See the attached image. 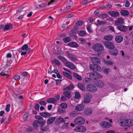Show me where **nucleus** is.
<instances>
[{"label": "nucleus", "instance_id": "680f3d73", "mask_svg": "<svg viewBox=\"0 0 133 133\" xmlns=\"http://www.w3.org/2000/svg\"><path fill=\"white\" fill-rule=\"evenodd\" d=\"M68 25L66 24H63L62 26V28H63V30L68 29Z\"/></svg>", "mask_w": 133, "mask_h": 133}, {"label": "nucleus", "instance_id": "0eeeda50", "mask_svg": "<svg viewBox=\"0 0 133 133\" xmlns=\"http://www.w3.org/2000/svg\"><path fill=\"white\" fill-rule=\"evenodd\" d=\"M104 44L106 48L110 49H112L115 47L114 45L112 42H105Z\"/></svg>", "mask_w": 133, "mask_h": 133}, {"label": "nucleus", "instance_id": "c9c22d12", "mask_svg": "<svg viewBox=\"0 0 133 133\" xmlns=\"http://www.w3.org/2000/svg\"><path fill=\"white\" fill-rule=\"evenodd\" d=\"M10 118L11 117L10 116H9L8 118H3L1 121V124H2L4 122H5V123H8L10 121Z\"/></svg>", "mask_w": 133, "mask_h": 133}, {"label": "nucleus", "instance_id": "c756f323", "mask_svg": "<svg viewBox=\"0 0 133 133\" xmlns=\"http://www.w3.org/2000/svg\"><path fill=\"white\" fill-rule=\"evenodd\" d=\"M74 88L73 85L72 84H70L69 86L63 89V90L70 91Z\"/></svg>", "mask_w": 133, "mask_h": 133}, {"label": "nucleus", "instance_id": "e433bc0d", "mask_svg": "<svg viewBox=\"0 0 133 133\" xmlns=\"http://www.w3.org/2000/svg\"><path fill=\"white\" fill-rule=\"evenodd\" d=\"M64 95L68 98H70L71 96V93L69 91H64L63 92Z\"/></svg>", "mask_w": 133, "mask_h": 133}, {"label": "nucleus", "instance_id": "5fc2aeb1", "mask_svg": "<svg viewBox=\"0 0 133 133\" xmlns=\"http://www.w3.org/2000/svg\"><path fill=\"white\" fill-rule=\"evenodd\" d=\"M79 41L82 44H84L86 42L85 39L83 38H80L79 39Z\"/></svg>", "mask_w": 133, "mask_h": 133}, {"label": "nucleus", "instance_id": "9d476101", "mask_svg": "<svg viewBox=\"0 0 133 133\" xmlns=\"http://www.w3.org/2000/svg\"><path fill=\"white\" fill-rule=\"evenodd\" d=\"M124 19L122 17L118 18L117 20L115 22V24L116 25H122L124 24Z\"/></svg>", "mask_w": 133, "mask_h": 133}, {"label": "nucleus", "instance_id": "423d86ee", "mask_svg": "<svg viewBox=\"0 0 133 133\" xmlns=\"http://www.w3.org/2000/svg\"><path fill=\"white\" fill-rule=\"evenodd\" d=\"M87 90L89 92H94L97 90L96 87L94 85L89 84L87 87Z\"/></svg>", "mask_w": 133, "mask_h": 133}, {"label": "nucleus", "instance_id": "f8f14e48", "mask_svg": "<svg viewBox=\"0 0 133 133\" xmlns=\"http://www.w3.org/2000/svg\"><path fill=\"white\" fill-rule=\"evenodd\" d=\"M29 9V8L28 6H26L22 8H19L17 12L16 13V14L20 13L21 12L23 14L24 12L25 13V12L26 11Z\"/></svg>", "mask_w": 133, "mask_h": 133}, {"label": "nucleus", "instance_id": "39448f33", "mask_svg": "<svg viewBox=\"0 0 133 133\" xmlns=\"http://www.w3.org/2000/svg\"><path fill=\"white\" fill-rule=\"evenodd\" d=\"M74 121L76 123L80 125L83 124L85 123V120L82 117H78L75 119Z\"/></svg>", "mask_w": 133, "mask_h": 133}, {"label": "nucleus", "instance_id": "37998d69", "mask_svg": "<svg viewBox=\"0 0 133 133\" xmlns=\"http://www.w3.org/2000/svg\"><path fill=\"white\" fill-rule=\"evenodd\" d=\"M31 51V49L29 48L26 50L25 52H22L21 53V56L24 55L26 54H28Z\"/></svg>", "mask_w": 133, "mask_h": 133}, {"label": "nucleus", "instance_id": "4c0bfd02", "mask_svg": "<svg viewBox=\"0 0 133 133\" xmlns=\"http://www.w3.org/2000/svg\"><path fill=\"white\" fill-rule=\"evenodd\" d=\"M63 74L65 77L70 79H71L72 78L70 74L67 72H63Z\"/></svg>", "mask_w": 133, "mask_h": 133}, {"label": "nucleus", "instance_id": "a19ab883", "mask_svg": "<svg viewBox=\"0 0 133 133\" xmlns=\"http://www.w3.org/2000/svg\"><path fill=\"white\" fill-rule=\"evenodd\" d=\"M52 63L55 64L58 66H59L61 65V63L58 60L56 59H54L52 61Z\"/></svg>", "mask_w": 133, "mask_h": 133}, {"label": "nucleus", "instance_id": "4d7b16f0", "mask_svg": "<svg viewBox=\"0 0 133 133\" xmlns=\"http://www.w3.org/2000/svg\"><path fill=\"white\" fill-rule=\"evenodd\" d=\"M29 114L28 112H25L24 114L23 118L25 121H26L28 117Z\"/></svg>", "mask_w": 133, "mask_h": 133}, {"label": "nucleus", "instance_id": "7c9ffc66", "mask_svg": "<svg viewBox=\"0 0 133 133\" xmlns=\"http://www.w3.org/2000/svg\"><path fill=\"white\" fill-rule=\"evenodd\" d=\"M46 101L48 103H52L55 104H56L54 98H49L46 100Z\"/></svg>", "mask_w": 133, "mask_h": 133}, {"label": "nucleus", "instance_id": "bb28decb", "mask_svg": "<svg viewBox=\"0 0 133 133\" xmlns=\"http://www.w3.org/2000/svg\"><path fill=\"white\" fill-rule=\"evenodd\" d=\"M127 126H132L133 125V120L130 119H127Z\"/></svg>", "mask_w": 133, "mask_h": 133}, {"label": "nucleus", "instance_id": "f3484780", "mask_svg": "<svg viewBox=\"0 0 133 133\" xmlns=\"http://www.w3.org/2000/svg\"><path fill=\"white\" fill-rule=\"evenodd\" d=\"M56 119V117H50L47 120V123L48 125H50L52 124Z\"/></svg>", "mask_w": 133, "mask_h": 133}, {"label": "nucleus", "instance_id": "8fccbe9b", "mask_svg": "<svg viewBox=\"0 0 133 133\" xmlns=\"http://www.w3.org/2000/svg\"><path fill=\"white\" fill-rule=\"evenodd\" d=\"M71 38L69 37H67L63 38V41L65 43H67L71 41Z\"/></svg>", "mask_w": 133, "mask_h": 133}, {"label": "nucleus", "instance_id": "052dcab7", "mask_svg": "<svg viewBox=\"0 0 133 133\" xmlns=\"http://www.w3.org/2000/svg\"><path fill=\"white\" fill-rule=\"evenodd\" d=\"M42 121H39V124L41 125V127L44 126L45 124V123L46 121L45 120H41Z\"/></svg>", "mask_w": 133, "mask_h": 133}, {"label": "nucleus", "instance_id": "a18cd8bd", "mask_svg": "<svg viewBox=\"0 0 133 133\" xmlns=\"http://www.w3.org/2000/svg\"><path fill=\"white\" fill-rule=\"evenodd\" d=\"M83 21H77L76 23L75 26L77 27H79L83 24Z\"/></svg>", "mask_w": 133, "mask_h": 133}, {"label": "nucleus", "instance_id": "bf43d9fd", "mask_svg": "<svg viewBox=\"0 0 133 133\" xmlns=\"http://www.w3.org/2000/svg\"><path fill=\"white\" fill-rule=\"evenodd\" d=\"M35 118L37 119L40 120H43V118L42 117L38 115L36 116H35Z\"/></svg>", "mask_w": 133, "mask_h": 133}, {"label": "nucleus", "instance_id": "69168bd1", "mask_svg": "<svg viewBox=\"0 0 133 133\" xmlns=\"http://www.w3.org/2000/svg\"><path fill=\"white\" fill-rule=\"evenodd\" d=\"M10 107V105L9 104H8L6 105L5 108V110L7 112L9 111Z\"/></svg>", "mask_w": 133, "mask_h": 133}, {"label": "nucleus", "instance_id": "09e8293b", "mask_svg": "<svg viewBox=\"0 0 133 133\" xmlns=\"http://www.w3.org/2000/svg\"><path fill=\"white\" fill-rule=\"evenodd\" d=\"M49 129V127L48 126L44 127L42 126L41 127V130L42 131H47Z\"/></svg>", "mask_w": 133, "mask_h": 133}, {"label": "nucleus", "instance_id": "a878e982", "mask_svg": "<svg viewBox=\"0 0 133 133\" xmlns=\"http://www.w3.org/2000/svg\"><path fill=\"white\" fill-rule=\"evenodd\" d=\"M113 38V36L111 35H108L105 36L104 37V39L106 41H110Z\"/></svg>", "mask_w": 133, "mask_h": 133}, {"label": "nucleus", "instance_id": "b1692460", "mask_svg": "<svg viewBox=\"0 0 133 133\" xmlns=\"http://www.w3.org/2000/svg\"><path fill=\"white\" fill-rule=\"evenodd\" d=\"M68 45L73 48H77L78 46V44L75 42H71L68 44Z\"/></svg>", "mask_w": 133, "mask_h": 133}, {"label": "nucleus", "instance_id": "f03ea898", "mask_svg": "<svg viewBox=\"0 0 133 133\" xmlns=\"http://www.w3.org/2000/svg\"><path fill=\"white\" fill-rule=\"evenodd\" d=\"M89 74V77L92 79L95 80L100 78V75L97 72H92L88 73Z\"/></svg>", "mask_w": 133, "mask_h": 133}, {"label": "nucleus", "instance_id": "1a4fd4ad", "mask_svg": "<svg viewBox=\"0 0 133 133\" xmlns=\"http://www.w3.org/2000/svg\"><path fill=\"white\" fill-rule=\"evenodd\" d=\"M65 64L67 67L71 69H74L75 68V65L70 62H65Z\"/></svg>", "mask_w": 133, "mask_h": 133}, {"label": "nucleus", "instance_id": "5701e85b", "mask_svg": "<svg viewBox=\"0 0 133 133\" xmlns=\"http://www.w3.org/2000/svg\"><path fill=\"white\" fill-rule=\"evenodd\" d=\"M13 28V26L11 24H8L5 25L4 28V30H11Z\"/></svg>", "mask_w": 133, "mask_h": 133}, {"label": "nucleus", "instance_id": "ea45409f", "mask_svg": "<svg viewBox=\"0 0 133 133\" xmlns=\"http://www.w3.org/2000/svg\"><path fill=\"white\" fill-rule=\"evenodd\" d=\"M108 16V15L107 14L104 13L101 14L99 17L102 19H103L107 18Z\"/></svg>", "mask_w": 133, "mask_h": 133}, {"label": "nucleus", "instance_id": "603ef678", "mask_svg": "<svg viewBox=\"0 0 133 133\" xmlns=\"http://www.w3.org/2000/svg\"><path fill=\"white\" fill-rule=\"evenodd\" d=\"M60 106L62 108L64 109H66L68 107L67 104L65 103L61 104Z\"/></svg>", "mask_w": 133, "mask_h": 133}, {"label": "nucleus", "instance_id": "20e7f679", "mask_svg": "<svg viewBox=\"0 0 133 133\" xmlns=\"http://www.w3.org/2000/svg\"><path fill=\"white\" fill-rule=\"evenodd\" d=\"M127 119L121 117L117 121V123L121 126H127Z\"/></svg>", "mask_w": 133, "mask_h": 133}, {"label": "nucleus", "instance_id": "72a5a7b5", "mask_svg": "<svg viewBox=\"0 0 133 133\" xmlns=\"http://www.w3.org/2000/svg\"><path fill=\"white\" fill-rule=\"evenodd\" d=\"M78 35L81 37H84L86 36V32L84 30H80L78 32Z\"/></svg>", "mask_w": 133, "mask_h": 133}, {"label": "nucleus", "instance_id": "2f4dec72", "mask_svg": "<svg viewBox=\"0 0 133 133\" xmlns=\"http://www.w3.org/2000/svg\"><path fill=\"white\" fill-rule=\"evenodd\" d=\"M120 13L123 16L125 17L128 16L129 14V12L128 11L125 10H121L120 12Z\"/></svg>", "mask_w": 133, "mask_h": 133}, {"label": "nucleus", "instance_id": "f257e3e1", "mask_svg": "<svg viewBox=\"0 0 133 133\" xmlns=\"http://www.w3.org/2000/svg\"><path fill=\"white\" fill-rule=\"evenodd\" d=\"M104 47L102 44L98 43L95 44L92 47L94 50L97 51H100L103 50Z\"/></svg>", "mask_w": 133, "mask_h": 133}, {"label": "nucleus", "instance_id": "473e14b6", "mask_svg": "<svg viewBox=\"0 0 133 133\" xmlns=\"http://www.w3.org/2000/svg\"><path fill=\"white\" fill-rule=\"evenodd\" d=\"M78 87L82 91H84L85 88L84 85L82 83H78L77 84Z\"/></svg>", "mask_w": 133, "mask_h": 133}, {"label": "nucleus", "instance_id": "864d4df0", "mask_svg": "<svg viewBox=\"0 0 133 133\" xmlns=\"http://www.w3.org/2000/svg\"><path fill=\"white\" fill-rule=\"evenodd\" d=\"M54 99L55 101V102L56 104L57 103V102L58 101L59 99L60 98V96L59 95H57L55 96Z\"/></svg>", "mask_w": 133, "mask_h": 133}, {"label": "nucleus", "instance_id": "aec40b11", "mask_svg": "<svg viewBox=\"0 0 133 133\" xmlns=\"http://www.w3.org/2000/svg\"><path fill=\"white\" fill-rule=\"evenodd\" d=\"M66 52L68 54V56L69 58L71 59L72 61H77V57L71 54L68 51H67Z\"/></svg>", "mask_w": 133, "mask_h": 133}, {"label": "nucleus", "instance_id": "e2e57ef3", "mask_svg": "<svg viewBox=\"0 0 133 133\" xmlns=\"http://www.w3.org/2000/svg\"><path fill=\"white\" fill-rule=\"evenodd\" d=\"M110 68H104L103 69V71L105 74H107L109 71Z\"/></svg>", "mask_w": 133, "mask_h": 133}, {"label": "nucleus", "instance_id": "f704fd0d", "mask_svg": "<svg viewBox=\"0 0 133 133\" xmlns=\"http://www.w3.org/2000/svg\"><path fill=\"white\" fill-rule=\"evenodd\" d=\"M57 58L61 61L62 63L65 62L67 61V60L64 57L61 56H59L57 57Z\"/></svg>", "mask_w": 133, "mask_h": 133}, {"label": "nucleus", "instance_id": "338daca9", "mask_svg": "<svg viewBox=\"0 0 133 133\" xmlns=\"http://www.w3.org/2000/svg\"><path fill=\"white\" fill-rule=\"evenodd\" d=\"M20 77L19 76L16 75L14 77V79L16 80H18L20 79Z\"/></svg>", "mask_w": 133, "mask_h": 133}, {"label": "nucleus", "instance_id": "49530a36", "mask_svg": "<svg viewBox=\"0 0 133 133\" xmlns=\"http://www.w3.org/2000/svg\"><path fill=\"white\" fill-rule=\"evenodd\" d=\"M77 114V112L75 111H72L69 113L70 115L72 117H75Z\"/></svg>", "mask_w": 133, "mask_h": 133}, {"label": "nucleus", "instance_id": "dca6fc26", "mask_svg": "<svg viewBox=\"0 0 133 133\" xmlns=\"http://www.w3.org/2000/svg\"><path fill=\"white\" fill-rule=\"evenodd\" d=\"M117 28L118 30L123 32H125L127 30V27L124 25H118L117 26Z\"/></svg>", "mask_w": 133, "mask_h": 133}, {"label": "nucleus", "instance_id": "0e129e2a", "mask_svg": "<svg viewBox=\"0 0 133 133\" xmlns=\"http://www.w3.org/2000/svg\"><path fill=\"white\" fill-rule=\"evenodd\" d=\"M87 29L89 32H93L92 30H91V27L89 25H88L87 26Z\"/></svg>", "mask_w": 133, "mask_h": 133}, {"label": "nucleus", "instance_id": "79ce46f5", "mask_svg": "<svg viewBox=\"0 0 133 133\" xmlns=\"http://www.w3.org/2000/svg\"><path fill=\"white\" fill-rule=\"evenodd\" d=\"M39 124V121L38 120L35 121L33 123V126L35 128H37L38 127Z\"/></svg>", "mask_w": 133, "mask_h": 133}, {"label": "nucleus", "instance_id": "6ab92c4d", "mask_svg": "<svg viewBox=\"0 0 133 133\" xmlns=\"http://www.w3.org/2000/svg\"><path fill=\"white\" fill-rule=\"evenodd\" d=\"M39 114L41 116L45 118H48L51 116L50 113L47 112H41Z\"/></svg>", "mask_w": 133, "mask_h": 133}, {"label": "nucleus", "instance_id": "393cba45", "mask_svg": "<svg viewBox=\"0 0 133 133\" xmlns=\"http://www.w3.org/2000/svg\"><path fill=\"white\" fill-rule=\"evenodd\" d=\"M55 122L58 123L65 122L64 118L61 117H59L56 119Z\"/></svg>", "mask_w": 133, "mask_h": 133}, {"label": "nucleus", "instance_id": "3c124183", "mask_svg": "<svg viewBox=\"0 0 133 133\" xmlns=\"http://www.w3.org/2000/svg\"><path fill=\"white\" fill-rule=\"evenodd\" d=\"M81 97L80 94L79 92L76 91L74 97L76 99H79Z\"/></svg>", "mask_w": 133, "mask_h": 133}, {"label": "nucleus", "instance_id": "13d9d810", "mask_svg": "<svg viewBox=\"0 0 133 133\" xmlns=\"http://www.w3.org/2000/svg\"><path fill=\"white\" fill-rule=\"evenodd\" d=\"M39 103L41 105H46V102L44 100H42L39 102Z\"/></svg>", "mask_w": 133, "mask_h": 133}, {"label": "nucleus", "instance_id": "2eb2a0df", "mask_svg": "<svg viewBox=\"0 0 133 133\" xmlns=\"http://www.w3.org/2000/svg\"><path fill=\"white\" fill-rule=\"evenodd\" d=\"M84 108V105L82 104H78L75 108V110L77 111H81L83 110Z\"/></svg>", "mask_w": 133, "mask_h": 133}, {"label": "nucleus", "instance_id": "de8ad7c7", "mask_svg": "<svg viewBox=\"0 0 133 133\" xmlns=\"http://www.w3.org/2000/svg\"><path fill=\"white\" fill-rule=\"evenodd\" d=\"M84 113L86 115H89L92 113V111L91 109H87L84 111Z\"/></svg>", "mask_w": 133, "mask_h": 133}, {"label": "nucleus", "instance_id": "4468645a", "mask_svg": "<svg viewBox=\"0 0 133 133\" xmlns=\"http://www.w3.org/2000/svg\"><path fill=\"white\" fill-rule=\"evenodd\" d=\"M91 59L92 62L94 64H96L100 63V60L97 57H92L91 58Z\"/></svg>", "mask_w": 133, "mask_h": 133}, {"label": "nucleus", "instance_id": "6e6552de", "mask_svg": "<svg viewBox=\"0 0 133 133\" xmlns=\"http://www.w3.org/2000/svg\"><path fill=\"white\" fill-rule=\"evenodd\" d=\"M89 69L91 70L95 71H99L101 69L100 66L95 64H91L89 66Z\"/></svg>", "mask_w": 133, "mask_h": 133}, {"label": "nucleus", "instance_id": "58836bf2", "mask_svg": "<svg viewBox=\"0 0 133 133\" xmlns=\"http://www.w3.org/2000/svg\"><path fill=\"white\" fill-rule=\"evenodd\" d=\"M73 74L74 76L76 79L79 81H81L82 79L81 76L78 75L77 73L74 72L73 73Z\"/></svg>", "mask_w": 133, "mask_h": 133}, {"label": "nucleus", "instance_id": "774afa93", "mask_svg": "<svg viewBox=\"0 0 133 133\" xmlns=\"http://www.w3.org/2000/svg\"><path fill=\"white\" fill-rule=\"evenodd\" d=\"M28 74V73L26 71H24L21 74L22 76L24 77H25Z\"/></svg>", "mask_w": 133, "mask_h": 133}, {"label": "nucleus", "instance_id": "c85d7f7f", "mask_svg": "<svg viewBox=\"0 0 133 133\" xmlns=\"http://www.w3.org/2000/svg\"><path fill=\"white\" fill-rule=\"evenodd\" d=\"M28 45L27 44H24L22 46L21 48V49H19V52H22V50H27L29 48H28Z\"/></svg>", "mask_w": 133, "mask_h": 133}, {"label": "nucleus", "instance_id": "a211bd4d", "mask_svg": "<svg viewBox=\"0 0 133 133\" xmlns=\"http://www.w3.org/2000/svg\"><path fill=\"white\" fill-rule=\"evenodd\" d=\"M123 38L121 36H117L115 38V41L118 43H120L121 42L123 41Z\"/></svg>", "mask_w": 133, "mask_h": 133}, {"label": "nucleus", "instance_id": "ddd939ff", "mask_svg": "<svg viewBox=\"0 0 133 133\" xmlns=\"http://www.w3.org/2000/svg\"><path fill=\"white\" fill-rule=\"evenodd\" d=\"M75 130L78 132H84L86 130V128L83 126H79L76 127L75 129Z\"/></svg>", "mask_w": 133, "mask_h": 133}, {"label": "nucleus", "instance_id": "9b49d317", "mask_svg": "<svg viewBox=\"0 0 133 133\" xmlns=\"http://www.w3.org/2000/svg\"><path fill=\"white\" fill-rule=\"evenodd\" d=\"M101 127L103 128H107L111 127V124L109 122L104 121L101 123Z\"/></svg>", "mask_w": 133, "mask_h": 133}, {"label": "nucleus", "instance_id": "6e6d98bb", "mask_svg": "<svg viewBox=\"0 0 133 133\" xmlns=\"http://www.w3.org/2000/svg\"><path fill=\"white\" fill-rule=\"evenodd\" d=\"M105 63L108 65H112L113 64V62L111 61L110 60L108 61H105Z\"/></svg>", "mask_w": 133, "mask_h": 133}, {"label": "nucleus", "instance_id": "412c9836", "mask_svg": "<svg viewBox=\"0 0 133 133\" xmlns=\"http://www.w3.org/2000/svg\"><path fill=\"white\" fill-rule=\"evenodd\" d=\"M94 84L99 87H102L104 85V83L101 80H97L95 82Z\"/></svg>", "mask_w": 133, "mask_h": 133}, {"label": "nucleus", "instance_id": "4be33fe9", "mask_svg": "<svg viewBox=\"0 0 133 133\" xmlns=\"http://www.w3.org/2000/svg\"><path fill=\"white\" fill-rule=\"evenodd\" d=\"M108 14L111 16L115 17L118 16L119 13L118 12L115 11H110L108 12Z\"/></svg>", "mask_w": 133, "mask_h": 133}, {"label": "nucleus", "instance_id": "7ed1b4c3", "mask_svg": "<svg viewBox=\"0 0 133 133\" xmlns=\"http://www.w3.org/2000/svg\"><path fill=\"white\" fill-rule=\"evenodd\" d=\"M84 96L83 102L87 103H89L91 101V98L92 97V95L89 93H87L84 94Z\"/></svg>", "mask_w": 133, "mask_h": 133}, {"label": "nucleus", "instance_id": "cd10ccee", "mask_svg": "<svg viewBox=\"0 0 133 133\" xmlns=\"http://www.w3.org/2000/svg\"><path fill=\"white\" fill-rule=\"evenodd\" d=\"M110 53L111 55L113 56H116L118 54V50L116 48L110 51Z\"/></svg>", "mask_w": 133, "mask_h": 133}, {"label": "nucleus", "instance_id": "c03bdc74", "mask_svg": "<svg viewBox=\"0 0 133 133\" xmlns=\"http://www.w3.org/2000/svg\"><path fill=\"white\" fill-rule=\"evenodd\" d=\"M97 24L96 25L97 26L101 25L103 24H105L106 23V22L104 21H101L100 22L99 20H97Z\"/></svg>", "mask_w": 133, "mask_h": 133}]
</instances>
